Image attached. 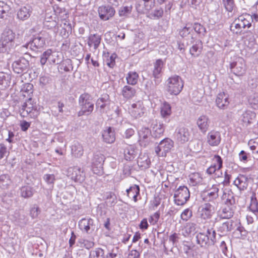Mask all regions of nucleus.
I'll use <instances>...</instances> for the list:
<instances>
[{
	"mask_svg": "<svg viewBox=\"0 0 258 258\" xmlns=\"http://www.w3.org/2000/svg\"><path fill=\"white\" fill-rule=\"evenodd\" d=\"M15 33L10 29H5L0 39V52H8L14 48Z\"/></svg>",
	"mask_w": 258,
	"mask_h": 258,
	"instance_id": "f257e3e1",
	"label": "nucleus"
},
{
	"mask_svg": "<svg viewBox=\"0 0 258 258\" xmlns=\"http://www.w3.org/2000/svg\"><path fill=\"white\" fill-rule=\"evenodd\" d=\"M216 235L213 228H208L206 233L200 232L197 234V242L202 247L213 245L216 242Z\"/></svg>",
	"mask_w": 258,
	"mask_h": 258,
	"instance_id": "f03ea898",
	"label": "nucleus"
},
{
	"mask_svg": "<svg viewBox=\"0 0 258 258\" xmlns=\"http://www.w3.org/2000/svg\"><path fill=\"white\" fill-rule=\"evenodd\" d=\"M20 114L24 117L29 115L32 118H36L39 115V108L31 97L29 98L22 105Z\"/></svg>",
	"mask_w": 258,
	"mask_h": 258,
	"instance_id": "7ed1b4c3",
	"label": "nucleus"
},
{
	"mask_svg": "<svg viewBox=\"0 0 258 258\" xmlns=\"http://www.w3.org/2000/svg\"><path fill=\"white\" fill-rule=\"evenodd\" d=\"M251 18L249 15L245 14L239 16L233 22L234 27L232 25L231 26V30L236 34H241L242 28H249L251 26Z\"/></svg>",
	"mask_w": 258,
	"mask_h": 258,
	"instance_id": "20e7f679",
	"label": "nucleus"
},
{
	"mask_svg": "<svg viewBox=\"0 0 258 258\" xmlns=\"http://www.w3.org/2000/svg\"><path fill=\"white\" fill-rule=\"evenodd\" d=\"M183 87V81L178 76H172L167 80V90L170 94L178 95Z\"/></svg>",
	"mask_w": 258,
	"mask_h": 258,
	"instance_id": "39448f33",
	"label": "nucleus"
},
{
	"mask_svg": "<svg viewBox=\"0 0 258 258\" xmlns=\"http://www.w3.org/2000/svg\"><path fill=\"white\" fill-rule=\"evenodd\" d=\"M41 35L38 34L35 36L32 40L22 45L21 47V50L24 53H26L27 52L25 51V49L29 48L33 51H37L39 49L43 48L45 44V40Z\"/></svg>",
	"mask_w": 258,
	"mask_h": 258,
	"instance_id": "423d86ee",
	"label": "nucleus"
},
{
	"mask_svg": "<svg viewBox=\"0 0 258 258\" xmlns=\"http://www.w3.org/2000/svg\"><path fill=\"white\" fill-rule=\"evenodd\" d=\"M79 103L81 106V110L79 112L78 115H89L93 111L94 104L91 102L90 96L88 94L81 95L79 98Z\"/></svg>",
	"mask_w": 258,
	"mask_h": 258,
	"instance_id": "0eeeda50",
	"label": "nucleus"
},
{
	"mask_svg": "<svg viewBox=\"0 0 258 258\" xmlns=\"http://www.w3.org/2000/svg\"><path fill=\"white\" fill-rule=\"evenodd\" d=\"M190 197L189 189L186 186H179L174 192V198L175 204L178 206L184 205Z\"/></svg>",
	"mask_w": 258,
	"mask_h": 258,
	"instance_id": "6e6552de",
	"label": "nucleus"
},
{
	"mask_svg": "<svg viewBox=\"0 0 258 258\" xmlns=\"http://www.w3.org/2000/svg\"><path fill=\"white\" fill-rule=\"evenodd\" d=\"M222 167V159L219 155H215L212 159V164L207 169L206 173L209 175L215 174V177H220L222 175V173L220 170Z\"/></svg>",
	"mask_w": 258,
	"mask_h": 258,
	"instance_id": "1a4fd4ad",
	"label": "nucleus"
},
{
	"mask_svg": "<svg viewBox=\"0 0 258 258\" xmlns=\"http://www.w3.org/2000/svg\"><path fill=\"white\" fill-rule=\"evenodd\" d=\"M173 142L169 138L162 140L155 148V152L159 156H165L173 147Z\"/></svg>",
	"mask_w": 258,
	"mask_h": 258,
	"instance_id": "9d476101",
	"label": "nucleus"
},
{
	"mask_svg": "<svg viewBox=\"0 0 258 258\" xmlns=\"http://www.w3.org/2000/svg\"><path fill=\"white\" fill-rule=\"evenodd\" d=\"M175 137L178 144H183L189 141L191 134L187 127L179 126L175 130Z\"/></svg>",
	"mask_w": 258,
	"mask_h": 258,
	"instance_id": "9b49d317",
	"label": "nucleus"
},
{
	"mask_svg": "<svg viewBox=\"0 0 258 258\" xmlns=\"http://www.w3.org/2000/svg\"><path fill=\"white\" fill-rule=\"evenodd\" d=\"M12 67L15 73L24 74L27 73L29 69V62L25 58L21 57L13 63Z\"/></svg>",
	"mask_w": 258,
	"mask_h": 258,
	"instance_id": "f8f14e48",
	"label": "nucleus"
},
{
	"mask_svg": "<svg viewBox=\"0 0 258 258\" xmlns=\"http://www.w3.org/2000/svg\"><path fill=\"white\" fill-rule=\"evenodd\" d=\"M200 217L204 220L210 219L214 213V207L212 203H206L202 205L199 209Z\"/></svg>",
	"mask_w": 258,
	"mask_h": 258,
	"instance_id": "ddd939ff",
	"label": "nucleus"
},
{
	"mask_svg": "<svg viewBox=\"0 0 258 258\" xmlns=\"http://www.w3.org/2000/svg\"><path fill=\"white\" fill-rule=\"evenodd\" d=\"M129 110L131 115L136 118L143 116L146 110L143 102L141 101L132 104Z\"/></svg>",
	"mask_w": 258,
	"mask_h": 258,
	"instance_id": "4468645a",
	"label": "nucleus"
},
{
	"mask_svg": "<svg viewBox=\"0 0 258 258\" xmlns=\"http://www.w3.org/2000/svg\"><path fill=\"white\" fill-rule=\"evenodd\" d=\"M79 226L83 232L87 234L91 233L95 228L94 220L91 218H82L79 222Z\"/></svg>",
	"mask_w": 258,
	"mask_h": 258,
	"instance_id": "2eb2a0df",
	"label": "nucleus"
},
{
	"mask_svg": "<svg viewBox=\"0 0 258 258\" xmlns=\"http://www.w3.org/2000/svg\"><path fill=\"white\" fill-rule=\"evenodd\" d=\"M231 71L237 76L242 75L245 71V64L242 58H238L236 61L230 63Z\"/></svg>",
	"mask_w": 258,
	"mask_h": 258,
	"instance_id": "dca6fc26",
	"label": "nucleus"
},
{
	"mask_svg": "<svg viewBox=\"0 0 258 258\" xmlns=\"http://www.w3.org/2000/svg\"><path fill=\"white\" fill-rule=\"evenodd\" d=\"M67 174L68 176L75 182L81 183L85 180L83 172L78 167L69 168Z\"/></svg>",
	"mask_w": 258,
	"mask_h": 258,
	"instance_id": "f3484780",
	"label": "nucleus"
},
{
	"mask_svg": "<svg viewBox=\"0 0 258 258\" xmlns=\"http://www.w3.org/2000/svg\"><path fill=\"white\" fill-rule=\"evenodd\" d=\"M98 13L101 20L107 21L114 15L115 10L111 6H102L99 7Z\"/></svg>",
	"mask_w": 258,
	"mask_h": 258,
	"instance_id": "a211bd4d",
	"label": "nucleus"
},
{
	"mask_svg": "<svg viewBox=\"0 0 258 258\" xmlns=\"http://www.w3.org/2000/svg\"><path fill=\"white\" fill-rule=\"evenodd\" d=\"M139 136V142L141 146H146L150 142V136L151 135V131L148 127H143L138 132Z\"/></svg>",
	"mask_w": 258,
	"mask_h": 258,
	"instance_id": "6ab92c4d",
	"label": "nucleus"
},
{
	"mask_svg": "<svg viewBox=\"0 0 258 258\" xmlns=\"http://www.w3.org/2000/svg\"><path fill=\"white\" fill-rule=\"evenodd\" d=\"M221 134L219 132L214 130L210 132L207 136V141L211 146H217L221 142Z\"/></svg>",
	"mask_w": 258,
	"mask_h": 258,
	"instance_id": "aec40b11",
	"label": "nucleus"
},
{
	"mask_svg": "<svg viewBox=\"0 0 258 258\" xmlns=\"http://www.w3.org/2000/svg\"><path fill=\"white\" fill-rule=\"evenodd\" d=\"M210 120L209 117L205 115H202L197 120V124L200 131L205 134L209 129Z\"/></svg>",
	"mask_w": 258,
	"mask_h": 258,
	"instance_id": "412c9836",
	"label": "nucleus"
},
{
	"mask_svg": "<svg viewBox=\"0 0 258 258\" xmlns=\"http://www.w3.org/2000/svg\"><path fill=\"white\" fill-rule=\"evenodd\" d=\"M216 104L217 106L221 109H225L229 105V96L224 92H221L218 94Z\"/></svg>",
	"mask_w": 258,
	"mask_h": 258,
	"instance_id": "4be33fe9",
	"label": "nucleus"
},
{
	"mask_svg": "<svg viewBox=\"0 0 258 258\" xmlns=\"http://www.w3.org/2000/svg\"><path fill=\"white\" fill-rule=\"evenodd\" d=\"M164 132V126L163 123L158 122L157 120L152 123V136L155 138H159L163 136Z\"/></svg>",
	"mask_w": 258,
	"mask_h": 258,
	"instance_id": "5701e85b",
	"label": "nucleus"
},
{
	"mask_svg": "<svg viewBox=\"0 0 258 258\" xmlns=\"http://www.w3.org/2000/svg\"><path fill=\"white\" fill-rule=\"evenodd\" d=\"M137 154V150L132 145H126L123 148L124 158L126 161L133 160L136 158Z\"/></svg>",
	"mask_w": 258,
	"mask_h": 258,
	"instance_id": "b1692460",
	"label": "nucleus"
},
{
	"mask_svg": "<svg viewBox=\"0 0 258 258\" xmlns=\"http://www.w3.org/2000/svg\"><path fill=\"white\" fill-rule=\"evenodd\" d=\"M163 66V62L160 59H157L156 62L154 63V69L153 71V76L155 79H157V80L155 81V83L156 85H158L161 82V81L158 79H160L162 76L161 71Z\"/></svg>",
	"mask_w": 258,
	"mask_h": 258,
	"instance_id": "393cba45",
	"label": "nucleus"
},
{
	"mask_svg": "<svg viewBox=\"0 0 258 258\" xmlns=\"http://www.w3.org/2000/svg\"><path fill=\"white\" fill-rule=\"evenodd\" d=\"M103 141L108 144H111L115 141V135L112 127H109L103 131L102 134Z\"/></svg>",
	"mask_w": 258,
	"mask_h": 258,
	"instance_id": "a878e982",
	"label": "nucleus"
},
{
	"mask_svg": "<svg viewBox=\"0 0 258 258\" xmlns=\"http://www.w3.org/2000/svg\"><path fill=\"white\" fill-rule=\"evenodd\" d=\"M32 13L31 7L29 6L21 7L17 12V18L21 20L28 19Z\"/></svg>",
	"mask_w": 258,
	"mask_h": 258,
	"instance_id": "bb28decb",
	"label": "nucleus"
},
{
	"mask_svg": "<svg viewBox=\"0 0 258 258\" xmlns=\"http://www.w3.org/2000/svg\"><path fill=\"white\" fill-rule=\"evenodd\" d=\"M202 49L203 43L201 40H198L195 41V43L190 47L189 52L192 56L196 57L200 55Z\"/></svg>",
	"mask_w": 258,
	"mask_h": 258,
	"instance_id": "cd10ccee",
	"label": "nucleus"
},
{
	"mask_svg": "<svg viewBox=\"0 0 258 258\" xmlns=\"http://www.w3.org/2000/svg\"><path fill=\"white\" fill-rule=\"evenodd\" d=\"M234 184L240 190H244L248 186V178L244 175H240L235 179Z\"/></svg>",
	"mask_w": 258,
	"mask_h": 258,
	"instance_id": "c85d7f7f",
	"label": "nucleus"
},
{
	"mask_svg": "<svg viewBox=\"0 0 258 258\" xmlns=\"http://www.w3.org/2000/svg\"><path fill=\"white\" fill-rule=\"evenodd\" d=\"M138 166L141 169H147L150 167L151 161L148 156L146 154L140 156L138 159Z\"/></svg>",
	"mask_w": 258,
	"mask_h": 258,
	"instance_id": "c756f323",
	"label": "nucleus"
},
{
	"mask_svg": "<svg viewBox=\"0 0 258 258\" xmlns=\"http://www.w3.org/2000/svg\"><path fill=\"white\" fill-rule=\"evenodd\" d=\"M108 253L105 254L104 250L101 248H95L91 250L89 254V258H108Z\"/></svg>",
	"mask_w": 258,
	"mask_h": 258,
	"instance_id": "7c9ffc66",
	"label": "nucleus"
},
{
	"mask_svg": "<svg viewBox=\"0 0 258 258\" xmlns=\"http://www.w3.org/2000/svg\"><path fill=\"white\" fill-rule=\"evenodd\" d=\"M180 238V234L179 233H174L169 236L168 243L164 242V247L167 249L166 245H169L171 247L176 246Z\"/></svg>",
	"mask_w": 258,
	"mask_h": 258,
	"instance_id": "2f4dec72",
	"label": "nucleus"
},
{
	"mask_svg": "<svg viewBox=\"0 0 258 258\" xmlns=\"http://www.w3.org/2000/svg\"><path fill=\"white\" fill-rule=\"evenodd\" d=\"M127 195L130 198H133L136 202L138 201L137 197L140 193V188L138 185H134L126 189Z\"/></svg>",
	"mask_w": 258,
	"mask_h": 258,
	"instance_id": "473e14b6",
	"label": "nucleus"
},
{
	"mask_svg": "<svg viewBox=\"0 0 258 258\" xmlns=\"http://www.w3.org/2000/svg\"><path fill=\"white\" fill-rule=\"evenodd\" d=\"M255 117L256 114L254 112L247 110L242 114L241 120L243 123L247 124L250 123Z\"/></svg>",
	"mask_w": 258,
	"mask_h": 258,
	"instance_id": "72a5a7b5",
	"label": "nucleus"
},
{
	"mask_svg": "<svg viewBox=\"0 0 258 258\" xmlns=\"http://www.w3.org/2000/svg\"><path fill=\"white\" fill-rule=\"evenodd\" d=\"M11 184L12 180L8 174H2L0 176V187L2 189H8Z\"/></svg>",
	"mask_w": 258,
	"mask_h": 258,
	"instance_id": "f704fd0d",
	"label": "nucleus"
},
{
	"mask_svg": "<svg viewBox=\"0 0 258 258\" xmlns=\"http://www.w3.org/2000/svg\"><path fill=\"white\" fill-rule=\"evenodd\" d=\"M101 41V37L99 35H90L88 38V44L90 47L94 46L95 49H97Z\"/></svg>",
	"mask_w": 258,
	"mask_h": 258,
	"instance_id": "c9c22d12",
	"label": "nucleus"
},
{
	"mask_svg": "<svg viewBox=\"0 0 258 258\" xmlns=\"http://www.w3.org/2000/svg\"><path fill=\"white\" fill-rule=\"evenodd\" d=\"M11 79V76L4 72H0V86L2 88H6L9 86Z\"/></svg>",
	"mask_w": 258,
	"mask_h": 258,
	"instance_id": "e433bc0d",
	"label": "nucleus"
},
{
	"mask_svg": "<svg viewBox=\"0 0 258 258\" xmlns=\"http://www.w3.org/2000/svg\"><path fill=\"white\" fill-rule=\"evenodd\" d=\"M136 93V89L130 86H125L122 90V94L126 99H131L133 97Z\"/></svg>",
	"mask_w": 258,
	"mask_h": 258,
	"instance_id": "4c0bfd02",
	"label": "nucleus"
},
{
	"mask_svg": "<svg viewBox=\"0 0 258 258\" xmlns=\"http://www.w3.org/2000/svg\"><path fill=\"white\" fill-rule=\"evenodd\" d=\"M209 190L210 192L208 193L206 198L208 199L211 203H214L213 200L218 198L219 188L217 185H213Z\"/></svg>",
	"mask_w": 258,
	"mask_h": 258,
	"instance_id": "58836bf2",
	"label": "nucleus"
},
{
	"mask_svg": "<svg viewBox=\"0 0 258 258\" xmlns=\"http://www.w3.org/2000/svg\"><path fill=\"white\" fill-rule=\"evenodd\" d=\"M33 92V85L31 83L24 84L21 89L22 95L24 97H27L28 98L31 97Z\"/></svg>",
	"mask_w": 258,
	"mask_h": 258,
	"instance_id": "ea45409f",
	"label": "nucleus"
},
{
	"mask_svg": "<svg viewBox=\"0 0 258 258\" xmlns=\"http://www.w3.org/2000/svg\"><path fill=\"white\" fill-rule=\"evenodd\" d=\"M84 153L83 147L78 143H75L72 147V153L76 157H81Z\"/></svg>",
	"mask_w": 258,
	"mask_h": 258,
	"instance_id": "a19ab883",
	"label": "nucleus"
},
{
	"mask_svg": "<svg viewBox=\"0 0 258 258\" xmlns=\"http://www.w3.org/2000/svg\"><path fill=\"white\" fill-rule=\"evenodd\" d=\"M232 229V222L231 221H227L223 223L218 228V231L222 234H225Z\"/></svg>",
	"mask_w": 258,
	"mask_h": 258,
	"instance_id": "79ce46f5",
	"label": "nucleus"
},
{
	"mask_svg": "<svg viewBox=\"0 0 258 258\" xmlns=\"http://www.w3.org/2000/svg\"><path fill=\"white\" fill-rule=\"evenodd\" d=\"M139 75L135 72H130L126 76V79L127 84L135 85L138 83Z\"/></svg>",
	"mask_w": 258,
	"mask_h": 258,
	"instance_id": "37998d69",
	"label": "nucleus"
},
{
	"mask_svg": "<svg viewBox=\"0 0 258 258\" xmlns=\"http://www.w3.org/2000/svg\"><path fill=\"white\" fill-rule=\"evenodd\" d=\"M104 161V157L102 155H96L94 156L92 163L94 172L95 167L96 168H102Z\"/></svg>",
	"mask_w": 258,
	"mask_h": 258,
	"instance_id": "c03bdc74",
	"label": "nucleus"
},
{
	"mask_svg": "<svg viewBox=\"0 0 258 258\" xmlns=\"http://www.w3.org/2000/svg\"><path fill=\"white\" fill-rule=\"evenodd\" d=\"M161 115L162 117H167L170 115L171 113V106L167 102L164 103L161 107Z\"/></svg>",
	"mask_w": 258,
	"mask_h": 258,
	"instance_id": "a18cd8bd",
	"label": "nucleus"
},
{
	"mask_svg": "<svg viewBox=\"0 0 258 258\" xmlns=\"http://www.w3.org/2000/svg\"><path fill=\"white\" fill-rule=\"evenodd\" d=\"M94 245V242L83 238L79 239L77 242V246L81 248L85 247L87 249H90L93 247Z\"/></svg>",
	"mask_w": 258,
	"mask_h": 258,
	"instance_id": "49530a36",
	"label": "nucleus"
},
{
	"mask_svg": "<svg viewBox=\"0 0 258 258\" xmlns=\"http://www.w3.org/2000/svg\"><path fill=\"white\" fill-rule=\"evenodd\" d=\"M133 10L132 6L121 7L118 11V14L120 17H127L132 13Z\"/></svg>",
	"mask_w": 258,
	"mask_h": 258,
	"instance_id": "de8ad7c7",
	"label": "nucleus"
},
{
	"mask_svg": "<svg viewBox=\"0 0 258 258\" xmlns=\"http://www.w3.org/2000/svg\"><path fill=\"white\" fill-rule=\"evenodd\" d=\"M60 69L65 72H70L73 70V67L72 60L70 59H66L62 61L59 66Z\"/></svg>",
	"mask_w": 258,
	"mask_h": 258,
	"instance_id": "09e8293b",
	"label": "nucleus"
},
{
	"mask_svg": "<svg viewBox=\"0 0 258 258\" xmlns=\"http://www.w3.org/2000/svg\"><path fill=\"white\" fill-rule=\"evenodd\" d=\"M21 196L25 198H29L33 195V189L29 186H24L21 188Z\"/></svg>",
	"mask_w": 258,
	"mask_h": 258,
	"instance_id": "8fccbe9b",
	"label": "nucleus"
},
{
	"mask_svg": "<svg viewBox=\"0 0 258 258\" xmlns=\"http://www.w3.org/2000/svg\"><path fill=\"white\" fill-rule=\"evenodd\" d=\"M234 235L237 238L244 239L247 234V231L243 227L239 226L234 232Z\"/></svg>",
	"mask_w": 258,
	"mask_h": 258,
	"instance_id": "3c124183",
	"label": "nucleus"
},
{
	"mask_svg": "<svg viewBox=\"0 0 258 258\" xmlns=\"http://www.w3.org/2000/svg\"><path fill=\"white\" fill-rule=\"evenodd\" d=\"M248 102L253 108L258 109V93L250 95L248 98Z\"/></svg>",
	"mask_w": 258,
	"mask_h": 258,
	"instance_id": "603ef678",
	"label": "nucleus"
},
{
	"mask_svg": "<svg viewBox=\"0 0 258 258\" xmlns=\"http://www.w3.org/2000/svg\"><path fill=\"white\" fill-rule=\"evenodd\" d=\"M105 198L107 201V204L110 206L114 205L116 203V197L115 195L112 192H107L105 194Z\"/></svg>",
	"mask_w": 258,
	"mask_h": 258,
	"instance_id": "864d4df0",
	"label": "nucleus"
},
{
	"mask_svg": "<svg viewBox=\"0 0 258 258\" xmlns=\"http://www.w3.org/2000/svg\"><path fill=\"white\" fill-rule=\"evenodd\" d=\"M222 4L226 11L232 12L235 8L234 0H222Z\"/></svg>",
	"mask_w": 258,
	"mask_h": 258,
	"instance_id": "5fc2aeb1",
	"label": "nucleus"
},
{
	"mask_svg": "<svg viewBox=\"0 0 258 258\" xmlns=\"http://www.w3.org/2000/svg\"><path fill=\"white\" fill-rule=\"evenodd\" d=\"M109 96L107 95H104L103 97L99 98L96 102L97 108H100V110L103 109L108 102Z\"/></svg>",
	"mask_w": 258,
	"mask_h": 258,
	"instance_id": "6e6d98bb",
	"label": "nucleus"
},
{
	"mask_svg": "<svg viewBox=\"0 0 258 258\" xmlns=\"http://www.w3.org/2000/svg\"><path fill=\"white\" fill-rule=\"evenodd\" d=\"M192 29L198 34L202 36H204L206 33L205 27L199 23H194Z\"/></svg>",
	"mask_w": 258,
	"mask_h": 258,
	"instance_id": "4d7b16f0",
	"label": "nucleus"
},
{
	"mask_svg": "<svg viewBox=\"0 0 258 258\" xmlns=\"http://www.w3.org/2000/svg\"><path fill=\"white\" fill-rule=\"evenodd\" d=\"M50 62L58 64L61 62V54L58 52H52L51 50Z\"/></svg>",
	"mask_w": 258,
	"mask_h": 258,
	"instance_id": "13d9d810",
	"label": "nucleus"
},
{
	"mask_svg": "<svg viewBox=\"0 0 258 258\" xmlns=\"http://www.w3.org/2000/svg\"><path fill=\"white\" fill-rule=\"evenodd\" d=\"M190 182L193 185L200 183L202 181V178L198 173H194L189 176Z\"/></svg>",
	"mask_w": 258,
	"mask_h": 258,
	"instance_id": "bf43d9fd",
	"label": "nucleus"
},
{
	"mask_svg": "<svg viewBox=\"0 0 258 258\" xmlns=\"http://www.w3.org/2000/svg\"><path fill=\"white\" fill-rule=\"evenodd\" d=\"M233 212L229 207L225 208L222 209L220 217L222 219H229L233 216Z\"/></svg>",
	"mask_w": 258,
	"mask_h": 258,
	"instance_id": "052dcab7",
	"label": "nucleus"
},
{
	"mask_svg": "<svg viewBox=\"0 0 258 258\" xmlns=\"http://www.w3.org/2000/svg\"><path fill=\"white\" fill-rule=\"evenodd\" d=\"M223 199H226L224 202L225 205H226L228 207L233 205L235 203V198L231 194L227 195L224 194L223 195Z\"/></svg>",
	"mask_w": 258,
	"mask_h": 258,
	"instance_id": "680f3d73",
	"label": "nucleus"
},
{
	"mask_svg": "<svg viewBox=\"0 0 258 258\" xmlns=\"http://www.w3.org/2000/svg\"><path fill=\"white\" fill-rule=\"evenodd\" d=\"M40 212L41 210L39 207L36 205H34L30 209V215L32 219H35L38 217Z\"/></svg>",
	"mask_w": 258,
	"mask_h": 258,
	"instance_id": "e2e57ef3",
	"label": "nucleus"
},
{
	"mask_svg": "<svg viewBox=\"0 0 258 258\" xmlns=\"http://www.w3.org/2000/svg\"><path fill=\"white\" fill-rule=\"evenodd\" d=\"M249 210L252 212L255 215L258 213L257 202L255 197H252L251 198V203L249 207Z\"/></svg>",
	"mask_w": 258,
	"mask_h": 258,
	"instance_id": "0e129e2a",
	"label": "nucleus"
},
{
	"mask_svg": "<svg viewBox=\"0 0 258 258\" xmlns=\"http://www.w3.org/2000/svg\"><path fill=\"white\" fill-rule=\"evenodd\" d=\"M50 49H48L43 53L40 60L41 65H44L47 62V60H48L50 62Z\"/></svg>",
	"mask_w": 258,
	"mask_h": 258,
	"instance_id": "69168bd1",
	"label": "nucleus"
},
{
	"mask_svg": "<svg viewBox=\"0 0 258 258\" xmlns=\"http://www.w3.org/2000/svg\"><path fill=\"white\" fill-rule=\"evenodd\" d=\"M192 30V28L187 27L186 25L180 31V35L183 38L190 36L191 37V38H192V36H190V33Z\"/></svg>",
	"mask_w": 258,
	"mask_h": 258,
	"instance_id": "338daca9",
	"label": "nucleus"
},
{
	"mask_svg": "<svg viewBox=\"0 0 258 258\" xmlns=\"http://www.w3.org/2000/svg\"><path fill=\"white\" fill-rule=\"evenodd\" d=\"M163 10L162 9L160 8L159 9H156L154 10L152 12H151L149 17L151 18H160L163 16Z\"/></svg>",
	"mask_w": 258,
	"mask_h": 258,
	"instance_id": "774afa93",
	"label": "nucleus"
}]
</instances>
